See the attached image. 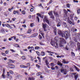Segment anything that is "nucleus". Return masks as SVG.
Wrapping results in <instances>:
<instances>
[{
    "label": "nucleus",
    "instance_id": "nucleus-38",
    "mask_svg": "<svg viewBox=\"0 0 80 80\" xmlns=\"http://www.w3.org/2000/svg\"><path fill=\"white\" fill-rule=\"evenodd\" d=\"M9 52V50H6L5 51V53L6 54H8V53Z\"/></svg>",
    "mask_w": 80,
    "mask_h": 80
},
{
    "label": "nucleus",
    "instance_id": "nucleus-52",
    "mask_svg": "<svg viewBox=\"0 0 80 80\" xmlns=\"http://www.w3.org/2000/svg\"><path fill=\"white\" fill-rule=\"evenodd\" d=\"M9 73L11 74H13V72L12 71H9Z\"/></svg>",
    "mask_w": 80,
    "mask_h": 80
},
{
    "label": "nucleus",
    "instance_id": "nucleus-14",
    "mask_svg": "<svg viewBox=\"0 0 80 80\" xmlns=\"http://www.w3.org/2000/svg\"><path fill=\"white\" fill-rule=\"evenodd\" d=\"M45 62L46 64V65L47 66L48 68H50L49 66V63L48 62V60H45Z\"/></svg>",
    "mask_w": 80,
    "mask_h": 80
},
{
    "label": "nucleus",
    "instance_id": "nucleus-53",
    "mask_svg": "<svg viewBox=\"0 0 80 80\" xmlns=\"http://www.w3.org/2000/svg\"><path fill=\"white\" fill-rule=\"evenodd\" d=\"M16 45L18 48H20L19 47V44H15Z\"/></svg>",
    "mask_w": 80,
    "mask_h": 80
},
{
    "label": "nucleus",
    "instance_id": "nucleus-12",
    "mask_svg": "<svg viewBox=\"0 0 80 80\" xmlns=\"http://www.w3.org/2000/svg\"><path fill=\"white\" fill-rule=\"evenodd\" d=\"M5 72V70L4 69L3 70V73L2 74V77H1L2 78L4 79H5V75L4 74V72Z\"/></svg>",
    "mask_w": 80,
    "mask_h": 80
},
{
    "label": "nucleus",
    "instance_id": "nucleus-29",
    "mask_svg": "<svg viewBox=\"0 0 80 80\" xmlns=\"http://www.w3.org/2000/svg\"><path fill=\"white\" fill-rule=\"evenodd\" d=\"M39 18L38 16H37L36 17V20L38 21V22H39Z\"/></svg>",
    "mask_w": 80,
    "mask_h": 80
},
{
    "label": "nucleus",
    "instance_id": "nucleus-6",
    "mask_svg": "<svg viewBox=\"0 0 80 80\" xmlns=\"http://www.w3.org/2000/svg\"><path fill=\"white\" fill-rule=\"evenodd\" d=\"M48 27V26L47 24H44L43 23H42V28H44V30L45 31H46V28Z\"/></svg>",
    "mask_w": 80,
    "mask_h": 80
},
{
    "label": "nucleus",
    "instance_id": "nucleus-44",
    "mask_svg": "<svg viewBox=\"0 0 80 80\" xmlns=\"http://www.w3.org/2000/svg\"><path fill=\"white\" fill-rule=\"evenodd\" d=\"M77 12L78 13H80V9H78L77 11Z\"/></svg>",
    "mask_w": 80,
    "mask_h": 80
},
{
    "label": "nucleus",
    "instance_id": "nucleus-10",
    "mask_svg": "<svg viewBox=\"0 0 80 80\" xmlns=\"http://www.w3.org/2000/svg\"><path fill=\"white\" fill-rule=\"evenodd\" d=\"M68 22L70 24H74V22L71 21L70 20L69 18L68 17L67 18Z\"/></svg>",
    "mask_w": 80,
    "mask_h": 80
},
{
    "label": "nucleus",
    "instance_id": "nucleus-17",
    "mask_svg": "<svg viewBox=\"0 0 80 80\" xmlns=\"http://www.w3.org/2000/svg\"><path fill=\"white\" fill-rule=\"evenodd\" d=\"M74 68H75L76 70L78 72H80V69L79 68H78L77 67H76L75 66H74Z\"/></svg>",
    "mask_w": 80,
    "mask_h": 80
},
{
    "label": "nucleus",
    "instance_id": "nucleus-41",
    "mask_svg": "<svg viewBox=\"0 0 80 80\" xmlns=\"http://www.w3.org/2000/svg\"><path fill=\"white\" fill-rule=\"evenodd\" d=\"M54 33H55V35H57V31H56V29H55L54 31Z\"/></svg>",
    "mask_w": 80,
    "mask_h": 80
},
{
    "label": "nucleus",
    "instance_id": "nucleus-25",
    "mask_svg": "<svg viewBox=\"0 0 80 80\" xmlns=\"http://www.w3.org/2000/svg\"><path fill=\"white\" fill-rule=\"evenodd\" d=\"M73 39H74L75 42H77L78 40V38L77 37L74 38H73Z\"/></svg>",
    "mask_w": 80,
    "mask_h": 80
},
{
    "label": "nucleus",
    "instance_id": "nucleus-36",
    "mask_svg": "<svg viewBox=\"0 0 80 80\" xmlns=\"http://www.w3.org/2000/svg\"><path fill=\"white\" fill-rule=\"evenodd\" d=\"M22 13L24 15V14H25V10H22Z\"/></svg>",
    "mask_w": 80,
    "mask_h": 80
},
{
    "label": "nucleus",
    "instance_id": "nucleus-4",
    "mask_svg": "<svg viewBox=\"0 0 80 80\" xmlns=\"http://www.w3.org/2000/svg\"><path fill=\"white\" fill-rule=\"evenodd\" d=\"M44 20H43L44 22H46L49 25H50V24L48 20L47 17L46 16H44Z\"/></svg>",
    "mask_w": 80,
    "mask_h": 80
},
{
    "label": "nucleus",
    "instance_id": "nucleus-1",
    "mask_svg": "<svg viewBox=\"0 0 80 80\" xmlns=\"http://www.w3.org/2000/svg\"><path fill=\"white\" fill-rule=\"evenodd\" d=\"M58 38V37H56L54 39V42H53L52 41L51 42V45L52 46H55V48H58V44L57 43V42H58L57 40L56 39V38Z\"/></svg>",
    "mask_w": 80,
    "mask_h": 80
},
{
    "label": "nucleus",
    "instance_id": "nucleus-57",
    "mask_svg": "<svg viewBox=\"0 0 80 80\" xmlns=\"http://www.w3.org/2000/svg\"><path fill=\"white\" fill-rule=\"evenodd\" d=\"M58 65L60 66H62V64H61V63H58Z\"/></svg>",
    "mask_w": 80,
    "mask_h": 80
},
{
    "label": "nucleus",
    "instance_id": "nucleus-63",
    "mask_svg": "<svg viewBox=\"0 0 80 80\" xmlns=\"http://www.w3.org/2000/svg\"><path fill=\"white\" fill-rule=\"evenodd\" d=\"M28 66H26L24 65L23 68H28Z\"/></svg>",
    "mask_w": 80,
    "mask_h": 80
},
{
    "label": "nucleus",
    "instance_id": "nucleus-62",
    "mask_svg": "<svg viewBox=\"0 0 80 80\" xmlns=\"http://www.w3.org/2000/svg\"><path fill=\"white\" fill-rule=\"evenodd\" d=\"M39 37H40V39H42V36L40 35H39Z\"/></svg>",
    "mask_w": 80,
    "mask_h": 80
},
{
    "label": "nucleus",
    "instance_id": "nucleus-42",
    "mask_svg": "<svg viewBox=\"0 0 80 80\" xmlns=\"http://www.w3.org/2000/svg\"><path fill=\"white\" fill-rule=\"evenodd\" d=\"M63 25L65 27H67V23H66V22H63Z\"/></svg>",
    "mask_w": 80,
    "mask_h": 80
},
{
    "label": "nucleus",
    "instance_id": "nucleus-15",
    "mask_svg": "<svg viewBox=\"0 0 80 80\" xmlns=\"http://www.w3.org/2000/svg\"><path fill=\"white\" fill-rule=\"evenodd\" d=\"M51 69L52 70H54L55 69V68H53V67H54V64L53 63H51Z\"/></svg>",
    "mask_w": 80,
    "mask_h": 80
},
{
    "label": "nucleus",
    "instance_id": "nucleus-27",
    "mask_svg": "<svg viewBox=\"0 0 80 80\" xmlns=\"http://www.w3.org/2000/svg\"><path fill=\"white\" fill-rule=\"evenodd\" d=\"M28 80H35V78H33L29 77Z\"/></svg>",
    "mask_w": 80,
    "mask_h": 80
},
{
    "label": "nucleus",
    "instance_id": "nucleus-48",
    "mask_svg": "<svg viewBox=\"0 0 80 80\" xmlns=\"http://www.w3.org/2000/svg\"><path fill=\"white\" fill-rule=\"evenodd\" d=\"M37 15L38 16V17H41V15H40V14H39V13H37Z\"/></svg>",
    "mask_w": 80,
    "mask_h": 80
},
{
    "label": "nucleus",
    "instance_id": "nucleus-5",
    "mask_svg": "<svg viewBox=\"0 0 80 80\" xmlns=\"http://www.w3.org/2000/svg\"><path fill=\"white\" fill-rule=\"evenodd\" d=\"M61 72L62 73H63V74L64 75H66L67 74V71L66 69H63V68H61L60 69Z\"/></svg>",
    "mask_w": 80,
    "mask_h": 80
},
{
    "label": "nucleus",
    "instance_id": "nucleus-31",
    "mask_svg": "<svg viewBox=\"0 0 80 80\" xmlns=\"http://www.w3.org/2000/svg\"><path fill=\"white\" fill-rule=\"evenodd\" d=\"M73 14H72L70 16V18H71V19L72 20V18L73 17Z\"/></svg>",
    "mask_w": 80,
    "mask_h": 80
},
{
    "label": "nucleus",
    "instance_id": "nucleus-32",
    "mask_svg": "<svg viewBox=\"0 0 80 80\" xmlns=\"http://www.w3.org/2000/svg\"><path fill=\"white\" fill-rule=\"evenodd\" d=\"M70 6H71V5H70V4L68 3L67 4V6L68 8H70Z\"/></svg>",
    "mask_w": 80,
    "mask_h": 80
},
{
    "label": "nucleus",
    "instance_id": "nucleus-47",
    "mask_svg": "<svg viewBox=\"0 0 80 80\" xmlns=\"http://www.w3.org/2000/svg\"><path fill=\"white\" fill-rule=\"evenodd\" d=\"M11 51L12 52H16V51L14 50L10 49Z\"/></svg>",
    "mask_w": 80,
    "mask_h": 80
},
{
    "label": "nucleus",
    "instance_id": "nucleus-50",
    "mask_svg": "<svg viewBox=\"0 0 80 80\" xmlns=\"http://www.w3.org/2000/svg\"><path fill=\"white\" fill-rule=\"evenodd\" d=\"M74 20H77V19H78V18L77 17H75L74 18Z\"/></svg>",
    "mask_w": 80,
    "mask_h": 80
},
{
    "label": "nucleus",
    "instance_id": "nucleus-58",
    "mask_svg": "<svg viewBox=\"0 0 80 80\" xmlns=\"http://www.w3.org/2000/svg\"><path fill=\"white\" fill-rule=\"evenodd\" d=\"M38 5H39V6H40V7H41L42 8H43V6H42V4H41V3L39 4Z\"/></svg>",
    "mask_w": 80,
    "mask_h": 80
},
{
    "label": "nucleus",
    "instance_id": "nucleus-49",
    "mask_svg": "<svg viewBox=\"0 0 80 80\" xmlns=\"http://www.w3.org/2000/svg\"><path fill=\"white\" fill-rule=\"evenodd\" d=\"M64 57V55H61L60 56V58H63Z\"/></svg>",
    "mask_w": 80,
    "mask_h": 80
},
{
    "label": "nucleus",
    "instance_id": "nucleus-26",
    "mask_svg": "<svg viewBox=\"0 0 80 80\" xmlns=\"http://www.w3.org/2000/svg\"><path fill=\"white\" fill-rule=\"evenodd\" d=\"M62 62L64 63H66V64H67L68 63V62H67L65 61V59H63V60H62Z\"/></svg>",
    "mask_w": 80,
    "mask_h": 80
},
{
    "label": "nucleus",
    "instance_id": "nucleus-40",
    "mask_svg": "<svg viewBox=\"0 0 80 80\" xmlns=\"http://www.w3.org/2000/svg\"><path fill=\"white\" fill-rule=\"evenodd\" d=\"M71 54H72V56H75V53L73 52H71Z\"/></svg>",
    "mask_w": 80,
    "mask_h": 80
},
{
    "label": "nucleus",
    "instance_id": "nucleus-13",
    "mask_svg": "<svg viewBox=\"0 0 80 80\" xmlns=\"http://www.w3.org/2000/svg\"><path fill=\"white\" fill-rule=\"evenodd\" d=\"M56 22H58L57 27H60L61 24V23L60 22V21L59 20H58V21L56 20Z\"/></svg>",
    "mask_w": 80,
    "mask_h": 80
},
{
    "label": "nucleus",
    "instance_id": "nucleus-18",
    "mask_svg": "<svg viewBox=\"0 0 80 80\" xmlns=\"http://www.w3.org/2000/svg\"><path fill=\"white\" fill-rule=\"evenodd\" d=\"M45 53H46V52H44L43 51L41 52V55L42 56H45Z\"/></svg>",
    "mask_w": 80,
    "mask_h": 80
},
{
    "label": "nucleus",
    "instance_id": "nucleus-23",
    "mask_svg": "<svg viewBox=\"0 0 80 80\" xmlns=\"http://www.w3.org/2000/svg\"><path fill=\"white\" fill-rule=\"evenodd\" d=\"M42 74V72H38L37 73L36 75L37 76H39V75H41Z\"/></svg>",
    "mask_w": 80,
    "mask_h": 80
},
{
    "label": "nucleus",
    "instance_id": "nucleus-34",
    "mask_svg": "<svg viewBox=\"0 0 80 80\" xmlns=\"http://www.w3.org/2000/svg\"><path fill=\"white\" fill-rule=\"evenodd\" d=\"M1 54L3 56H6V54L5 53H3L2 52H1Z\"/></svg>",
    "mask_w": 80,
    "mask_h": 80
},
{
    "label": "nucleus",
    "instance_id": "nucleus-37",
    "mask_svg": "<svg viewBox=\"0 0 80 80\" xmlns=\"http://www.w3.org/2000/svg\"><path fill=\"white\" fill-rule=\"evenodd\" d=\"M22 59H26V57L25 56H22Z\"/></svg>",
    "mask_w": 80,
    "mask_h": 80
},
{
    "label": "nucleus",
    "instance_id": "nucleus-35",
    "mask_svg": "<svg viewBox=\"0 0 80 80\" xmlns=\"http://www.w3.org/2000/svg\"><path fill=\"white\" fill-rule=\"evenodd\" d=\"M52 0L50 1V2H49L47 4V5H49V4H50V3H52Z\"/></svg>",
    "mask_w": 80,
    "mask_h": 80
},
{
    "label": "nucleus",
    "instance_id": "nucleus-16",
    "mask_svg": "<svg viewBox=\"0 0 80 80\" xmlns=\"http://www.w3.org/2000/svg\"><path fill=\"white\" fill-rule=\"evenodd\" d=\"M53 12L54 13L55 15L57 17H58L59 16L57 12H55V11H53Z\"/></svg>",
    "mask_w": 80,
    "mask_h": 80
},
{
    "label": "nucleus",
    "instance_id": "nucleus-8",
    "mask_svg": "<svg viewBox=\"0 0 80 80\" xmlns=\"http://www.w3.org/2000/svg\"><path fill=\"white\" fill-rule=\"evenodd\" d=\"M47 52H48V53L49 55L50 56H53L52 54H54L53 52H52L51 51H47Z\"/></svg>",
    "mask_w": 80,
    "mask_h": 80
},
{
    "label": "nucleus",
    "instance_id": "nucleus-20",
    "mask_svg": "<svg viewBox=\"0 0 80 80\" xmlns=\"http://www.w3.org/2000/svg\"><path fill=\"white\" fill-rule=\"evenodd\" d=\"M38 35V33H36L32 35V37H37V36Z\"/></svg>",
    "mask_w": 80,
    "mask_h": 80
},
{
    "label": "nucleus",
    "instance_id": "nucleus-46",
    "mask_svg": "<svg viewBox=\"0 0 80 80\" xmlns=\"http://www.w3.org/2000/svg\"><path fill=\"white\" fill-rule=\"evenodd\" d=\"M39 48V47H35V49L37 50V49H38Z\"/></svg>",
    "mask_w": 80,
    "mask_h": 80
},
{
    "label": "nucleus",
    "instance_id": "nucleus-3",
    "mask_svg": "<svg viewBox=\"0 0 80 80\" xmlns=\"http://www.w3.org/2000/svg\"><path fill=\"white\" fill-rule=\"evenodd\" d=\"M69 36V33L67 31H65L64 32L63 35H62V37H64L66 38H68Z\"/></svg>",
    "mask_w": 80,
    "mask_h": 80
},
{
    "label": "nucleus",
    "instance_id": "nucleus-24",
    "mask_svg": "<svg viewBox=\"0 0 80 80\" xmlns=\"http://www.w3.org/2000/svg\"><path fill=\"white\" fill-rule=\"evenodd\" d=\"M48 14L50 16L52 15V11H50V12H48Z\"/></svg>",
    "mask_w": 80,
    "mask_h": 80
},
{
    "label": "nucleus",
    "instance_id": "nucleus-59",
    "mask_svg": "<svg viewBox=\"0 0 80 80\" xmlns=\"http://www.w3.org/2000/svg\"><path fill=\"white\" fill-rule=\"evenodd\" d=\"M9 61L11 62H13V61L12 59H9Z\"/></svg>",
    "mask_w": 80,
    "mask_h": 80
},
{
    "label": "nucleus",
    "instance_id": "nucleus-22",
    "mask_svg": "<svg viewBox=\"0 0 80 80\" xmlns=\"http://www.w3.org/2000/svg\"><path fill=\"white\" fill-rule=\"evenodd\" d=\"M9 66H11V67H10V68H15V66L13 65H12V64L9 65Z\"/></svg>",
    "mask_w": 80,
    "mask_h": 80
},
{
    "label": "nucleus",
    "instance_id": "nucleus-21",
    "mask_svg": "<svg viewBox=\"0 0 80 80\" xmlns=\"http://www.w3.org/2000/svg\"><path fill=\"white\" fill-rule=\"evenodd\" d=\"M63 11H64V14H65L66 16H67L68 13L67 11L65 9H64Z\"/></svg>",
    "mask_w": 80,
    "mask_h": 80
},
{
    "label": "nucleus",
    "instance_id": "nucleus-55",
    "mask_svg": "<svg viewBox=\"0 0 80 80\" xmlns=\"http://www.w3.org/2000/svg\"><path fill=\"white\" fill-rule=\"evenodd\" d=\"M33 9L32 8H31L30 9V11L31 12H33Z\"/></svg>",
    "mask_w": 80,
    "mask_h": 80
},
{
    "label": "nucleus",
    "instance_id": "nucleus-39",
    "mask_svg": "<svg viewBox=\"0 0 80 80\" xmlns=\"http://www.w3.org/2000/svg\"><path fill=\"white\" fill-rule=\"evenodd\" d=\"M40 44L41 45H44V44L42 43V42H40Z\"/></svg>",
    "mask_w": 80,
    "mask_h": 80
},
{
    "label": "nucleus",
    "instance_id": "nucleus-9",
    "mask_svg": "<svg viewBox=\"0 0 80 80\" xmlns=\"http://www.w3.org/2000/svg\"><path fill=\"white\" fill-rule=\"evenodd\" d=\"M58 33L59 34V35H61V36L62 37V35H63V33L61 31L59 30L58 31Z\"/></svg>",
    "mask_w": 80,
    "mask_h": 80
},
{
    "label": "nucleus",
    "instance_id": "nucleus-64",
    "mask_svg": "<svg viewBox=\"0 0 80 80\" xmlns=\"http://www.w3.org/2000/svg\"><path fill=\"white\" fill-rule=\"evenodd\" d=\"M16 19V18H12V21H15Z\"/></svg>",
    "mask_w": 80,
    "mask_h": 80
},
{
    "label": "nucleus",
    "instance_id": "nucleus-30",
    "mask_svg": "<svg viewBox=\"0 0 80 80\" xmlns=\"http://www.w3.org/2000/svg\"><path fill=\"white\" fill-rule=\"evenodd\" d=\"M50 18L53 20L55 18L54 17V16L53 15L51 16Z\"/></svg>",
    "mask_w": 80,
    "mask_h": 80
},
{
    "label": "nucleus",
    "instance_id": "nucleus-11",
    "mask_svg": "<svg viewBox=\"0 0 80 80\" xmlns=\"http://www.w3.org/2000/svg\"><path fill=\"white\" fill-rule=\"evenodd\" d=\"M5 25L6 27L10 28V29H12L13 28L9 24H6Z\"/></svg>",
    "mask_w": 80,
    "mask_h": 80
},
{
    "label": "nucleus",
    "instance_id": "nucleus-19",
    "mask_svg": "<svg viewBox=\"0 0 80 80\" xmlns=\"http://www.w3.org/2000/svg\"><path fill=\"white\" fill-rule=\"evenodd\" d=\"M77 46H78V50H80V43L79 42L78 43Z\"/></svg>",
    "mask_w": 80,
    "mask_h": 80
},
{
    "label": "nucleus",
    "instance_id": "nucleus-60",
    "mask_svg": "<svg viewBox=\"0 0 80 80\" xmlns=\"http://www.w3.org/2000/svg\"><path fill=\"white\" fill-rule=\"evenodd\" d=\"M27 65H28V66H30V64L29 63H28L27 64Z\"/></svg>",
    "mask_w": 80,
    "mask_h": 80
},
{
    "label": "nucleus",
    "instance_id": "nucleus-2",
    "mask_svg": "<svg viewBox=\"0 0 80 80\" xmlns=\"http://www.w3.org/2000/svg\"><path fill=\"white\" fill-rule=\"evenodd\" d=\"M60 42L59 44V46L60 47H62L63 46V43H67V42L65 41V40L63 38H59Z\"/></svg>",
    "mask_w": 80,
    "mask_h": 80
},
{
    "label": "nucleus",
    "instance_id": "nucleus-51",
    "mask_svg": "<svg viewBox=\"0 0 80 80\" xmlns=\"http://www.w3.org/2000/svg\"><path fill=\"white\" fill-rule=\"evenodd\" d=\"M24 65H20V67H21V68H24Z\"/></svg>",
    "mask_w": 80,
    "mask_h": 80
},
{
    "label": "nucleus",
    "instance_id": "nucleus-45",
    "mask_svg": "<svg viewBox=\"0 0 80 80\" xmlns=\"http://www.w3.org/2000/svg\"><path fill=\"white\" fill-rule=\"evenodd\" d=\"M31 50H33L34 49V47H30Z\"/></svg>",
    "mask_w": 80,
    "mask_h": 80
},
{
    "label": "nucleus",
    "instance_id": "nucleus-43",
    "mask_svg": "<svg viewBox=\"0 0 80 80\" xmlns=\"http://www.w3.org/2000/svg\"><path fill=\"white\" fill-rule=\"evenodd\" d=\"M34 26V24L33 23H31L30 24V27H32L33 26Z\"/></svg>",
    "mask_w": 80,
    "mask_h": 80
},
{
    "label": "nucleus",
    "instance_id": "nucleus-61",
    "mask_svg": "<svg viewBox=\"0 0 80 80\" xmlns=\"http://www.w3.org/2000/svg\"><path fill=\"white\" fill-rule=\"evenodd\" d=\"M73 1L75 2H78V1L77 0H73Z\"/></svg>",
    "mask_w": 80,
    "mask_h": 80
},
{
    "label": "nucleus",
    "instance_id": "nucleus-7",
    "mask_svg": "<svg viewBox=\"0 0 80 80\" xmlns=\"http://www.w3.org/2000/svg\"><path fill=\"white\" fill-rule=\"evenodd\" d=\"M71 30L73 32H76L77 31V29H75V28L74 27H72L71 28Z\"/></svg>",
    "mask_w": 80,
    "mask_h": 80
},
{
    "label": "nucleus",
    "instance_id": "nucleus-28",
    "mask_svg": "<svg viewBox=\"0 0 80 80\" xmlns=\"http://www.w3.org/2000/svg\"><path fill=\"white\" fill-rule=\"evenodd\" d=\"M78 74H76V75H75V76H75V80H76L77 79V78H78Z\"/></svg>",
    "mask_w": 80,
    "mask_h": 80
},
{
    "label": "nucleus",
    "instance_id": "nucleus-33",
    "mask_svg": "<svg viewBox=\"0 0 80 80\" xmlns=\"http://www.w3.org/2000/svg\"><path fill=\"white\" fill-rule=\"evenodd\" d=\"M32 32V30L31 29H29L28 31V33H30Z\"/></svg>",
    "mask_w": 80,
    "mask_h": 80
},
{
    "label": "nucleus",
    "instance_id": "nucleus-54",
    "mask_svg": "<svg viewBox=\"0 0 80 80\" xmlns=\"http://www.w3.org/2000/svg\"><path fill=\"white\" fill-rule=\"evenodd\" d=\"M37 58L38 59L39 62H41V58H40L39 57H38Z\"/></svg>",
    "mask_w": 80,
    "mask_h": 80
},
{
    "label": "nucleus",
    "instance_id": "nucleus-56",
    "mask_svg": "<svg viewBox=\"0 0 80 80\" xmlns=\"http://www.w3.org/2000/svg\"><path fill=\"white\" fill-rule=\"evenodd\" d=\"M16 12H17V13L18 14H20L19 12V11L18 10H17Z\"/></svg>",
    "mask_w": 80,
    "mask_h": 80
}]
</instances>
